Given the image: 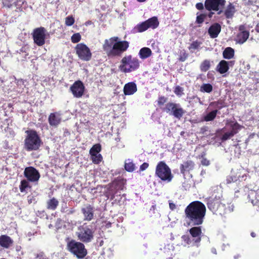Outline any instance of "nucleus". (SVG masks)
Returning <instances> with one entry per match:
<instances>
[{"mask_svg":"<svg viewBox=\"0 0 259 259\" xmlns=\"http://www.w3.org/2000/svg\"><path fill=\"white\" fill-rule=\"evenodd\" d=\"M206 211V207L202 202L194 201L185 209V218L189 221V225L199 226L204 222Z\"/></svg>","mask_w":259,"mask_h":259,"instance_id":"f257e3e1","label":"nucleus"},{"mask_svg":"<svg viewBox=\"0 0 259 259\" xmlns=\"http://www.w3.org/2000/svg\"><path fill=\"white\" fill-rule=\"evenodd\" d=\"M130 43L126 40H120L117 36L105 40L102 48L108 58L120 57L128 48Z\"/></svg>","mask_w":259,"mask_h":259,"instance_id":"f03ea898","label":"nucleus"},{"mask_svg":"<svg viewBox=\"0 0 259 259\" xmlns=\"http://www.w3.org/2000/svg\"><path fill=\"white\" fill-rule=\"evenodd\" d=\"M222 196L212 195L207 200V206L208 209L213 213L225 216L233 211L234 206L229 201L222 199Z\"/></svg>","mask_w":259,"mask_h":259,"instance_id":"7ed1b4c3","label":"nucleus"},{"mask_svg":"<svg viewBox=\"0 0 259 259\" xmlns=\"http://www.w3.org/2000/svg\"><path fill=\"white\" fill-rule=\"evenodd\" d=\"M26 136L24 139V148L27 151H37L42 144L41 139L37 132L33 130L25 131Z\"/></svg>","mask_w":259,"mask_h":259,"instance_id":"20e7f679","label":"nucleus"},{"mask_svg":"<svg viewBox=\"0 0 259 259\" xmlns=\"http://www.w3.org/2000/svg\"><path fill=\"white\" fill-rule=\"evenodd\" d=\"M140 66L139 60L131 55H125L120 61L118 68L124 73H131L138 70Z\"/></svg>","mask_w":259,"mask_h":259,"instance_id":"39448f33","label":"nucleus"},{"mask_svg":"<svg viewBox=\"0 0 259 259\" xmlns=\"http://www.w3.org/2000/svg\"><path fill=\"white\" fill-rule=\"evenodd\" d=\"M95 229L92 226L83 224L78 228L76 235L78 239L82 242H91L94 239Z\"/></svg>","mask_w":259,"mask_h":259,"instance_id":"423d86ee","label":"nucleus"},{"mask_svg":"<svg viewBox=\"0 0 259 259\" xmlns=\"http://www.w3.org/2000/svg\"><path fill=\"white\" fill-rule=\"evenodd\" d=\"M155 174L162 181L167 183L170 182L174 178L170 168L164 161L157 163Z\"/></svg>","mask_w":259,"mask_h":259,"instance_id":"0eeeda50","label":"nucleus"},{"mask_svg":"<svg viewBox=\"0 0 259 259\" xmlns=\"http://www.w3.org/2000/svg\"><path fill=\"white\" fill-rule=\"evenodd\" d=\"M67 248L70 252L79 258L84 257L87 254L84 244L74 240H71L67 243Z\"/></svg>","mask_w":259,"mask_h":259,"instance_id":"6e6552de","label":"nucleus"},{"mask_svg":"<svg viewBox=\"0 0 259 259\" xmlns=\"http://www.w3.org/2000/svg\"><path fill=\"white\" fill-rule=\"evenodd\" d=\"M226 125H229L231 129L230 131L225 133L221 138L222 141H225L233 137L235 135L237 134L239 131L243 127V126L239 124L236 121L232 120H227Z\"/></svg>","mask_w":259,"mask_h":259,"instance_id":"1a4fd4ad","label":"nucleus"},{"mask_svg":"<svg viewBox=\"0 0 259 259\" xmlns=\"http://www.w3.org/2000/svg\"><path fill=\"white\" fill-rule=\"evenodd\" d=\"M75 50L78 58L83 61H89L92 58V54L90 48L83 43L78 44Z\"/></svg>","mask_w":259,"mask_h":259,"instance_id":"9d476101","label":"nucleus"},{"mask_svg":"<svg viewBox=\"0 0 259 259\" xmlns=\"http://www.w3.org/2000/svg\"><path fill=\"white\" fill-rule=\"evenodd\" d=\"M47 30L44 27L34 29L32 33L34 44L38 46H42L45 44Z\"/></svg>","mask_w":259,"mask_h":259,"instance_id":"9b49d317","label":"nucleus"},{"mask_svg":"<svg viewBox=\"0 0 259 259\" xmlns=\"http://www.w3.org/2000/svg\"><path fill=\"white\" fill-rule=\"evenodd\" d=\"M226 4L225 0H205L204 7L206 10L208 11H218L217 14L220 15L223 11L220 10V8L224 7Z\"/></svg>","mask_w":259,"mask_h":259,"instance_id":"f8f14e48","label":"nucleus"},{"mask_svg":"<svg viewBox=\"0 0 259 259\" xmlns=\"http://www.w3.org/2000/svg\"><path fill=\"white\" fill-rule=\"evenodd\" d=\"M70 91L74 97L80 98L84 93L85 87L81 80H78L71 85Z\"/></svg>","mask_w":259,"mask_h":259,"instance_id":"ddd939ff","label":"nucleus"},{"mask_svg":"<svg viewBox=\"0 0 259 259\" xmlns=\"http://www.w3.org/2000/svg\"><path fill=\"white\" fill-rule=\"evenodd\" d=\"M24 176L30 182H37L40 177L39 171L33 166L26 167L24 171Z\"/></svg>","mask_w":259,"mask_h":259,"instance_id":"4468645a","label":"nucleus"},{"mask_svg":"<svg viewBox=\"0 0 259 259\" xmlns=\"http://www.w3.org/2000/svg\"><path fill=\"white\" fill-rule=\"evenodd\" d=\"M238 29L240 32L237 34L235 40L239 44H243L248 38L249 32L246 30L244 25H240Z\"/></svg>","mask_w":259,"mask_h":259,"instance_id":"2eb2a0df","label":"nucleus"},{"mask_svg":"<svg viewBox=\"0 0 259 259\" xmlns=\"http://www.w3.org/2000/svg\"><path fill=\"white\" fill-rule=\"evenodd\" d=\"M81 211L83 215V220L91 221L94 218V207L91 204H87L82 207Z\"/></svg>","mask_w":259,"mask_h":259,"instance_id":"dca6fc26","label":"nucleus"},{"mask_svg":"<svg viewBox=\"0 0 259 259\" xmlns=\"http://www.w3.org/2000/svg\"><path fill=\"white\" fill-rule=\"evenodd\" d=\"M190 235L194 238L195 241L199 244L201 240V228L198 226H194L189 230Z\"/></svg>","mask_w":259,"mask_h":259,"instance_id":"f3484780","label":"nucleus"},{"mask_svg":"<svg viewBox=\"0 0 259 259\" xmlns=\"http://www.w3.org/2000/svg\"><path fill=\"white\" fill-rule=\"evenodd\" d=\"M194 166L195 163L192 160H189L184 161L180 166L181 173L185 176L186 173L192 170Z\"/></svg>","mask_w":259,"mask_h":259,"instance_id":"a211bd4d","label":"nucleus"},{"mask_svg":"<svg viewBox=\"0 0 259 259\" xmlns=\"http://www.w3.org/2000/svg\"><path fill=\"white\" fill-rule=\"evenodd\" d=\"M221 31V25L218 23H215L209 27L208 30V33L211 38H214L218 36Z\"/></svg>","mask_w":259,"mask_h":259,"instance_id":"6ab92c4d","label":"nucleus"},{"mask_svg":"<svg viewBox=\"0 0 259 259\" xmlns=\"http://www.w3.org/2000/svg\"><path fill=\"white\" fill-rule=\"evenodd\" d=\"M137 91V85L134 82H128L123 87V93L125 95H133Z\"/></svg>","mask_w":259,"mask_h":259,"instance_id":"aec40b11","label":"nucleus"},{"mask_svg":"<svg viewBox=\"0 0 259 259\" xmlns=\"http://www.w3.org/2000/svg\"><path fill=\"white\" fill-rule=\"evenodd\" d=\"M48 121L50 125L57 126L61 121V118L58 113H51L49 116Z\"/></svg>","mask_w":259,"mask_h":259,"instance_id":"412c9836","label":"nucleus"},{"mask_svg":"<svg viewBox=\"0 0 259 259\" xmlns=\"http://www.w3.org/2000/svg\"><path fill=\"white\" fill-rule=\"evenodd\" d=\"M24 4L23 0H3V4L4 7L8 8H11L13 6H15L17 8H19Z\"/></svg>","mask_w":259,"mask_h":259,"instance_id":"4be33fe9","label":"nucleus"},{"mask_svg":"<svg viewBox=\"0 0 259 259\" xmlns=\"http://www.w3.org/2000/svg\"><path fill=\"white\" fill-rule=\"evenodd\" d=\"M182 241L184 243L185 245L189 246H199V243L195 241V239L191 235H183L182 237Z\"/></svg>","mask_w":259,"mask_h":259,"instance_id":"5701e85b","label":"nucleus"},{"mask_svg":"<svg viewBox=\"0 0 259 259\" xmlns=\"http://www.w3.org/2000/svg\"><path fill=\"white\" fill-rule=\"evenodd\" d=\"M13 243L10 237L6 235L0 236V245L4 248H8Z\"/></svg>","mask_w":259,"mask_h":259,"instance_id":"b1692460","label":"nucleus"},{"mask_svg":"<svg viewBox=\"0 0 259 259\" xmlns=\"http://www.w3.org/2000/svg\"><path fill=\"white\" fill-rule=\"evenodd\" d=\"M229 69V63L225 60L221 61L216 67L217 71L221 74L226 73Z\"/></svg>","mask_w":259,"mask_h":259,"instance_id":"393cba45","label":"nucleus"},{"mask_svg":"<svg viewBox=\"0 0 259 259\" xmlns=\"http://www.w3.org/2000/svg\"><path fill=\"white\" fill-rule=\"evenodd\" d=\"M126 183V180L123 178H117L112 183L117 190H123Z\"/></svg>","mask_w":259,"mask_h":259,"instance_id":"a878e982","label":"nucleus"},{"mask_svg":"<svg viewBox=\"0 0 259 259\" xmlns=\"http://www.w3.org/2000/svg\"><path fill=\"white\" fill-rule=\"evenodd\" d=\"M236 12L235 6L233 4L230 3L227 6L226 9L224 11V15L227 19L232 18Z\"/></svg>","mask_w":259,"mask_h":259,"instance_id":"bb28decb","label":"nucleus"},{"mask_svg":"<svg viewBox=\"0 0 259 259\" xmlns=\"http://www.w3.org/2000/svg\"><path fill=\"white\" fill-rule=\"evenodd\" d=\"M177 105L173 109L171 114L177 119H180L185 114V111L179 104H177Z\"/></svg>","mask_w":259,"mask_h":259,"instance_id":"cd10ccee","label":"nucleus"},{"mask_svg":"<svg viewBox=\"0 0 259 259\" xmlns=\"http://www.w3.org/2000/svg\"><path fill=\"white\" fill-rule=\"evenodd\" d=\"M152 54L151 49L147 47H144L140 49L139 55L141 59H145L150 57Z\"/></svg>","mask_w":259,"mask_h":259,"instance_id":"c85d7f7f","label":"nucleus"},{"mask_svg":"<svg viewBox=\"0 0 259 259\" xmlns=\"http://www.w3.org/2000/svg\"><path fill=\"white\" fill-rule=\"evenodd\" d=\"M148 28L155 29L159 25V22L156 17H153L145 21Z\"/></svg>","mask_w":259,"mask_h":259,"instance_id":"c756f323","label":"nucleus"},{"mask_svg":"<svg viewBox=\"0 0 259 259\" xmlns=\"http://www.w3.org/2000/svg\"><path fill=\"white\" fill-rule=\"evenodd\" d=\"M234 55V50L231 47L226 48L223 53V58L226 59H231L233 58Z\"/></svg>","mask_w":259,"mask_h":259,"instance_id":"7c9ffc66","label":"nucleus"},{"mask_svg":"<svg viewBox=\"0 0 259 259\" xmlns=\"http://www.w3.org/2000/svg\"><path fill=\"white\" fill-rule=\"evenodd\" d=\"M59 205V201L55 198L53 197L49 200L47 202V208L48 209L55 210Z\"/></svg>","mask_w":259,"mask_h":259,"instance_id":"2f4dec72","label":"nucleus"},{"mask_svg":"<svg viewBox=\"0 0 259 259\" xmlns=\"http://www.w3.org/2000/svg\"><path fill=\"white\" fill-rule=\"evenodd\" d=\"M196 15L195 23L198 24V27H200L206 19L207 14L205 13H199V12H197Z\"/></svg>","mask_w":259,"mask_h":259,"instance_id":"473e14b6","label":"nucleus"},{"mask_svg":"<svg viewBox=\"0 0 259 259\" xmlns=\"http://www.w3.org/2000/svg\"><path fill=\"white\" fill-rule=\"evenodd\" d=\"M177 106V103L169 102L166 104L164 107L161 108V110L167 113L171 114L173 109H174V108Z\"/></svg>","mask_w":259,"mask_h":259,"instance_id":"72a5a7b5","label":"nucleus"},{"mask_svg":"<svg viewBox=\"0 0 259 259\" xmlns=\"http://www.w3.org/2000/svg\"><path fill=\"white\" fill-rule=\"evenodd\" d=\"M31 189V186L30 185L29 181L27 180H23L20 182L19 189L21 192H24L26 189Z\"/></svg>","mask_w":259,"mask_h":259,"instance_id":"f704fd0d","label":"nucleus"},{"mask_svg":"<svg viewBox=\"0 0 259 259\" xmlns=\"http://www.w3.org/2000/svg\"><path fill=\"white\" fill-rule=\"evenodd\" d=\"M218 113V110H214L210 112L204 117V120L205 121H212L215 118Z\"/></svg>","mask_w":259,"mask_h":259,"instance_id":"c9c22d12","label":"nucleus"},{"mask_svg":"<svg viewBox=\"0 0 259 259\" xmlns=\"http://www.w3.org/2000/svg\"><path fill=\"white\" fill-rule=\"evenodd\" d=\"M210 62L208 60H204L200 65V69L202 72H206L210 67Z\"/></svg>","mask_w":259,"mask_h":259,"instance_id":"e433bc0d","label":"nucleus"},{"mask_svg":"<svg viewBox=\"0 0 259 259\" xmlns=\"http://www.w3.org/2000/svg\"><path fill=\"white\" fill-rule=\"evenodd\" d=\"M213 88L210 83H203L200 87V91L202 92H206L210 93L212 91Z\"/></svg>","mask_w":259,"mask_h":259,"instance_id":"4c0bfd02","label":"nucleus"},{"mask_svg":"<svg viewBox=\"0 0 259 259\" xmlns=\"http://www.w3.org/2000/svg\"><path fill=\"white\" fill-rule=\"evenodd\" d=\"M101 150V146L100 144H97L91 148L90 154L91 155H94L95 154H98Z\"/></svg>","mask_w":259,"mask_h":259,"instance_id":"58836bf2","label":"nucleus"},{"mask_svg":"<svg viewBox=\"0 0 259 259\" xmlns=\"http://www.w3.org/2000/svg\"><path fill=\"white\" fill-rule=\"evenodd\" d=\"M148 28L147 27V26L146 25V23L145 21L143 22L140 24H138L137 25V26L135 27V29L137 30L138 32H142L146 30H147Z\"/></svg>","mask_w":259,"mask_h":259,"instance_id":"ea45409f","label":"nucleus"},{"mask_svg":"<svg viewBox=\"0 0 259 259\" xmlns=\"http://www.w3.org/2000/svg\"><path fill=\"white\" fill-rule=\"evenodd\" d=\"M240 177V175L238 176V174H235L234 173H232L227 179V183H231L232 182H235L239 179Z\"/></svg>","mask_w":259,"mask_h":259,"instance_id":"a19ab883","label":"nucleus"},{"mask_svg":"<svg viewBox=\"0 0 259 259\" xmlns=\"http://www.w3.org/2000/svg\"><path fill=\"white\" fill-rule=\"evenodd\" d=\"M124 168L127 171L132 172L135 170L136 166L133 162H125Z\"/></svg>","mask_w":259,"mask_h":259,"instance_id":"79ce46f5","label":"nucleus"},{"mask_svg":"<svg viewBox=\"0 0 259 259\" xmlns=\"http://www.w3.org/2000/svg\"><path fill=\"white\" fill-rule=\"evenodd\" d=\"M167 98L163 96H159L157 100V106L161 109L162 108V107L167 102Z\"/></svg>","mask_w":259,"mask_h":259,"instance_id":"37998d69","label":"nucleus"},{"mask_svg":"<svg viewBox=\"0 0 259 259\" xmlns=\"http://www.w3.org/2000/svg\"><path fill=\"white\" fill-rule=\"evenodd\" d=\"M91 157L93 162L95 164H99L102 160V156L100 154H95L91 155Z\"/></svg>","mask_w":259,"mask_h":259,"instance_id":"c03bdc74","label":"nucleus"},{"mask_svg":"<svg viewBox=\"0 0 259 259\" xmlns=\"http://www.w3.org/2000/svg\"><path fill=\"white\" fill-rule=\"evenodd\" d=\"M201 44V42L198 40L194 41L190 44V46L188 47V49L190 51L198 49Z\"/></svg>","mask_w":259,"mask_h":259,"instance_id":"a18cd8bd","label":"nucleus"},{"mask_svg":"<svg viewBox=\"0 0 259 259\" xmlns=\"http://www.w3.org/2000/svg\"><path fill=\"white\" fill-rule=\"evenodd\" d=\"M81 36L79 33H75L72 35L71 40L72 42L75 44L81 40Z\"/></svg>","mask_w":259,"mask_h":259,"instance_id":"49530a36","label":"nucleus"},{"mask_svg":"<svg viewBox=\"0 0 259 259\" xmlns=\"http://www.w3.org/2000/svg\"><path fill=\"white\" fill-rule=\"evenodd\" d=\"M74 22L75 20L72 16H68L65 18V23L67 26H72L74 23Z\"/></svg>","mask_w":259,"mask_h":259,"instance_id":"de8ad7c7","label":"nucleus"},{"mask_svg":"<svg viewBox=\"0 0 259 259\" xmlns=\"http://www.w3.org/2000/svg\"><path fill=\"white\" fill-rule=\"evenodd\" d=\"M183 91V88L179 85L176 86L174 90L175 94L178 96H181L184 94Z\"/></svg>","mask_w":259,"mask_h":259,"instance_id":"09e8293b","label":"nucleus"},{"mask_svg":"<svg viewBox=\"0 0 259 259\" xmlns=\"http://www.w3.org/2000/svg\"><path fill=\"white\" fill-rule=\"evenodd\" d=\"M188 57V54L184 51L180 53L179 60L181 62H184L187 59Z\"/></svg>","mask_w":259,"mask_h":259,"instance_id":"8fccbe9b","label":"nucleus"},{"mask_svg":"<svg viewBox=\"0 0 259 259\" xmlns=\"http://www.w3.org/2000/svg\"><path fill=\"white\" fill-rule=\"evenodd\" d=\"M213 104H214L215 107L218 108L219 109H221L222 108L226 106V105H225V103L222 101L214 102L213 103Z\"/></svg>","mask_w":259,"mask_h":259,"instance_id":"3c124183","label":"nucleus"},{"mask_svg":"<svg viewBox=\"0 0 259 259\" xmlns=\"http://www.w3.org/2000/svg\"><path fill=\"white\" fill-rule=\"evenodd\" d=\"M35 259H47L44 252L37 253L36 255Z\"/></svg>","mask_w":259,"mask_h":259,"instance_id":"603ef678","label":"nucleus"},{"mask_svg":"<svg viewBox=\"0 0 259 259\" xmlns=\"http://www.w3.org/2000/svg\"><path fill=\"white\" fill-rule=\"evenodd\" d=\"M149 166V164L147 162H144L140 167V171H144Z\"/></svg>","mask_w":259,"mask_h":259,"instance_id":"864d4df0","label":"nucleus"},{"mask_svg":"<svg viewBox=\"0 0 259 259\" xmlns=\"http://www.w3.org/2000/svg\"><path fill=\"white\" fill-rule=\"evenodd\" d=\"M201 164L204 166H208L210 164V162L206 158H203L201 161Z\"/></svg>","mask_w":259,"mask_h":259,"instance_id":"5fc2aeb1","label":"nucleus"},{"mask_svg":"<svg viewBox=\"0 0 259 259\" xmlns=\"http://www.w3.org/2000/svg\"><path fill=\"white\" fill-rule=\"evenodd\" d=\"M204 5L202 3H198L196 4V8L199 10H202L204 9Z\"/></svg>","mask_w":259,"mask_h":259,"instance_id":"6e6d98bb","label":"nucleus"},{"mask_svg":"<svg viewBox=\"0 0 259 259\" xmlns=\"http://www.w3.org/2000/svg\"><path fill=\"white\" fill-rule=\"evenodd\" d=\"M244 4L245 6H249L252 5V1L251 0H243Z\"/></svg>","mask_w":259,"mask_h":259,"instance_id":"4d7b16f0","label":"nucleus"},{"mask_svg":"<svg viewBox=\"0 0 259 259\" xmlns=\"http://www.w3.org/2000/svg\"><path fill=\"white\" fill-rule=\"evenodd\" d=\"M169 206L171 210H174L176 208V205L174 203H169Z\"/></svg>","mask_w":259,"mask_h":259,"instance_id":"13d9d810","label":"nucleus"},{"mask_svg":"<svg viewBox=\"0 0 259 259\" xmlns=\"http://www.w3.org/2000/svg\"><path fill=\"white\" fill-rule=\"evenodd\" d=\"M213 14H214V12H212V11H209L208 15H207V16H208L209 18H211L212 17Z\"/></svg>","mask_w":259,"mask_h":259,"instance_id":"bf43d9fd","label":"nucleus"},{"mask_svg":"<svg viewBox=\"0 0 259 259\" xmlns=\"http://www.w3.org/2000/svg\"><path fill=\"white\" fill-rule=\"evenodd\" d=\"M255 30L257 32L259 33V23L255 26Z\"/></svg>","mask_w":259,"mask_h":259,"instance_id":"052dcab7","label":"nucleus"},{"mask_svg":"<svg viewBox=\"0 0 259 259\" xmlns=\"http://www.w3.org/2000/svg\"><path fill=\"white\" fill-rule=\"evenodd\" d=\"M251 236L252 237H255L256 236V234L254 232H251Z\"/></svg>","mask_w":259,"mask_h":259,"instance_id":"680f3d73","label":"nucleus"},{"mask_svg":"<svg viewBox=\"0 0 259 259\" xmlns=\"http://www.w3.org/2000/svg\"><path fill=\"white\" fill-rule=\"evenodd\" d=\"M106 226H107V228L110 227L111 226V223H107L106 224Z\"/></svg>","mask_w":259,"mask_h":259,"instance_id":"e2e57ef3","label":"nucleus"},{"mask_svg":"<svg viewBox=\"0 0 259 259\" xmlns=\"http://www.w3.org/2000/svg\"><path fill=\"white\" fill-rule=\"evenodd\" d=\"M256 198L257 199V202L258 203V206H259V193H257Z\"/></svg>","mask_w":259,"mask_h":259,"instance_id":"0e129e2a","label":"nucleus"},{"mask_svg":"<svg viewBox=\"0 0 259 259\" xmlns=\"http://www.w3.org/2000/svg\"><path fill=\"white\" fill-rule=\"evenodd\" d=\"M8 107L9 108H12L13 107V104L12 103L8 104Z\"/></svg>","mask_w":259,"mask_h":259,"instance_id":"69168bd1","label":"nucleus"},{"mask_svg":"<svg viewBox=\"0 0 259 259\" xmlns=\"http://www.w3.org/2000/svg\"><path fill=\"white\" fill-rule=\"evenodd\" d=\"M239 257H240L239 255H235V256H234V258L238 259Z\"/></svg>","mask_w":259,"mask_h":259,"instance_id":"338daca9","label":"nucleus"},{"mask_svg":"<svg viewBox=\"0 0 259 259\" xmlns=\"http://www.w3.org/2000/svg\"><path fill=\"white\" fill-rule=\"evenodd\" d=\"M146 1V0H137V1L139 2H144Z\"/></svg>","mask_w":259,"mask_h":259,"instance_id":"774afa93","label":"nucleus"}]
</instances>
